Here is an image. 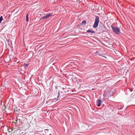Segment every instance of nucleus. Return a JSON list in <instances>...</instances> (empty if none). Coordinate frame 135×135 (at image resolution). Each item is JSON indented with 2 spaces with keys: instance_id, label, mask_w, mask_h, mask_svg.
Segmentation results:
<instances>
[{
  "instance_id": "nucleus-1",
  "label": "nucleus",
  "mask_w": 135,
  "mask_h": 135,
  "mask_svg": "<svg viewBox=\"0 0 135 135\" xmlns=\"http://www.w3.org/2000/svg\"><path fill=\"white\" fill-rule=\"evenodd\" d=\"M112 95L111 94V91H105L103 94V99L104 100H106L108 99L109 97H111Z\"/></svg>"
},
{
  "instance_id": "nucleus-2",
  "label": "nucleus",
  "mask_w": 135,
  "mask_h": 135,
  "mask_svg": "<svg viewBox=\"0 0 135 135\" xmlns=\"http://www.w3.org/2000/svg\"><path fill=\"white\" fill-rule=\"evenodd\" d=\"M111 27L114 32L117 34H119L120 30L118 27H115L113 26H111Z\"/></svg>"
},
{
  "instance_id": "nucleus-3",
  "label": "nucleus",
  "mask_w": 135,
  "mask_h": 135,
  "mask_svg": "<svg viewBox=\"0 0 135 135\" xmlns=\"http://www.w3.org/2000/svg\"><path fill=\"white\" fill-rule=\"evenodd\" d=\"M99 21V17L96 16L95 17V22L93 26L94 28H95L98 27Z\"/></svg>"
},
{
  "instance_id": "nucleus-4",
  "label": "nucleus",
  "mask_w": 135,
  "mask_h": 135,
  "mask_svg": "<svg viewBox=\"0 0 135 135\" xmlns=\"http://www.w3.org/2000/svg\"><path fill=\"white\" fill-rule=\"evenodd\" d=\"M52 13L46 14V15L45 16H44L42 18H41V20H42L47 19L49 18H50V16H52Z\"/></svg>"
},
{
  "instance_id": "nucleus-5",
  "label": "nucleus",
  "mask_w": 135,
  "mask_h": 135,
  "mask_svg": "<svg viewBox=\"0 0 135 135\" xmlns=\"http://www.w3.org/2000/svg\"><path fill=\"white\" fill-rule=\"evenodd\" d=\"M102 103V101L101 100H99L98 102L97 106L98 107L100 106Z\"/></svg>"
},
{
  "instance_id": "nucleus-6",
  "label": "nucleus",
  "mask_w": 135,
  "mask_h": 135,
  "mask_svg": "<svg viewBox=\"0 0 135 135\" xmlns=\"http://www.w3.org/2000/svg\"><path fill=\"white\" fill-rule=\"evenodd\" d=\"M87 32L88 33H95V32L94 31H91L90 30H87Z\"/></svg>"
},
{
  "instance_id": "nucleus-7",
  "label": "nucleus",
  "mask_w": 135,
  "mask_h": 135,
  "mask_svg": "<svg viewBox=\"0 0 135 135\" xmlns=\"http://www.w3.org/2000/svg\"><path fill=\"white\" fill-rule=\"evenodd\" d=\"M62 93V92L61 91H58V95L57 98V100H58L59 99V95H60V93Z\"/></svg>"
},
{
  "instance_id": "nucleus-8",
  "label": "nucleus",
  "mask_w": 135,
  "mask_h": 135,
  "mask_svg": "<svg viewBox=\"0 0 135 135\" xmlns=\"http://www.w3.org/2000/svg\"><path fill=\"white\" fill-rule=\"evenodd\" d=\"M86 23V21L85 20L83 21L81 23V24H83V25H85Z\"/></svg>"
},
{
  "instance_id": "nucleus-9",
  "label": "nucleus",
  "mask_w": 135,
  "mask_h": 135,
  "mask_svg": "<svg viewBox=\"0 0 135 135\" xmlns=\"http://www.w3.org/2000/svg\"><path fill=\"white\" fill-rule=\"evenodd\" d=\"M28 14H27L26 16V21L27 22L28 21Z\"/></svg>"
},
{
  "instance_id": "nucleus-10",
  "label": "nucleus",
  "mask_w": 135,
  "mask_h": 135,
  "mask_svg": "<svg viewBox=\"0 0 135 135\" xmlns=\"http://www.w3.org/2000/svg\"><path fill=\"white\" fill-rule=\"evenodd\" d=\"M3 20V17L2 16H1L0 17V23L1 22V21Z\"/></svg>"
},
{
  "instance_id": "nucleus-11",
  "label": "nucleus",
  "mask_w": 135,
  "mask_h": 135,
  "mask_svg": "<svg viewBox=\"0 0 135 135\" xmlns=\"http://www.w3.org/2000/svg\"><path fill=\"white\" fill-rule=\"evenodd\" d=\"M98 53V55H99V56H103L102 55H103L102 54L101 55H100V54H99V53H98V51H96V52H95V54H97V53Z\"/></svg>"
},
{
  "instance_id": "nucleus-12",
  "label": "nucleus",
  "mask_w": 135,
  "mask_h": 135,
  "mask_svg": "<svg viewBox=\"0 0 135 135\" xmlns=\"http://www.w3.org/2000/svg\"><path fill=\"white\" fill-rule=\"evenodd\" d=\"M23 66H24V67H27L28 66V64H24V65Z\"/></svg>"
},
{
  "instance_id": "nucleus-13",
  "label": "nucleus",
  "mask_w": 135,
  "mask_h": 135,
  "mask_svg": "<svg viewBox=\"0 0 135 135\" xmlns=\"http://www.w3.org/2000/svg\"><path fill=\"white\" fill-rule=\"evenodd\" d=\"M55 88L56 89H57L58 88V87L57 86H55Z\"/></svg>"
},
{
  "instance_id": "nucleus-14",
  "label": "nucleus",
  "mask_w": 135,
  "mask_h": 135,
  "mask_svg": "<svg viewBox=\"0 0 135 135\" xmlns=\"http://www.w3.org/2000/svg\"><path fill=\"white\" fill-rule=\"evenodd\" d=\"M71 65L70 64V65H68V67H70V66Z\"/></svg>"
}]
</instances>
